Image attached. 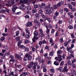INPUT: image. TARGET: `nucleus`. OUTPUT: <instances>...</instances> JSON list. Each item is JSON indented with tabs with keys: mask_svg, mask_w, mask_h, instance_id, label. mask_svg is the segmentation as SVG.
Listing matches in <instances>:
<instances>
[{
	"mask_svg": "<svg viewBox=\"0 0 76 76\" xmlns=\"http://www.w3.org/2000/svg\"><path fill=\"white\" fill-rule=\"evenodd\" d=\"M19 39H20V37H18L16 38V41H19Z\"/></svg>",
	"mask_w": 76,
	"mask_h": 76,
	"instance_id": "33",
	"label": "nucleus"
},
{
	"mask_svg": "<svg viewBox=\"0 0 76 76\" xmlns=\"http://www.w3.org/2000/svg\"><path fill=\"white\" fill-rule=\"evenodd\" d=\"M1 12L2 13H4V12H6V10H2L1 11Z\"/></svg>",
	"mask_w": 76,
	"mask_h": 76,
	"instance_id": "53",
	"label": "nucleus"
},
{
	"mask_svg": "<svg viewBox=\"0 0 76 76\" xmlns=\"http://www.w3.org/2000/svg\"><path fill=\"white\" fill-rule=\"evenodd\" d=\"M34 34L35 36H37L38 35V32L37 31H35L34 33Z\"/></svg>",
	"mask_w": 76,
	"mask_h": 76,
	"instance_id": "14",
	"label": "nucleus"
},
{
	"mask_svg": "<svg viewBox=\"0 0 76 76\" xmlns=\"http://www.w3.org/2000/svg\"><path fill=\"white\" fill-rule=\"evenodd\" d=\"M10 55V52H6L5 53L4 56H9Z\"/></svg>",
	"mask_w": 76,
	"mask_h": 76,
	"instance_id": "23",
	"label": "nucleus"
},
{
	"mask_svg": "<svg viewBox=\"0 0 76 76\" xmlns=\"http://www.w3.org/2000/svg\"><path fill=\"white\" fill-rule=\"evenodd\" d=\"M5 38L4 37H2L0 38V40L1 41H4V40Z\"/></svg>",
	"mask_w": 76,
	"mask_h": 76,
	"instance_id": "42",
	"label": "nucleus"
},
{
	"mask_svg": "<svg viewBox=\"0 0 76 76\" xmlns=\"http://www.w3.org/2000/svg\"><path fill=\"white\" fill-rule=\"evenodd\" d=\"M53 55H54V53L52 52H51L50 53V56H53Z\"/></svg>",
	"mask_w": 76,
	"mask_h": 76,
	"instance_id": "41",
	"label": "nucleus"
},
{
	"mask_svg": "<svg viewBox=\"0 0 76 76\" xmlns=\"http://www.w3.org/2000/svg\"><path fill=\"white\" fill-rule=\"evenodd\" d=\"M50 71L51 73H54V69H50Z\"/></svg>",
	"mask_w": 76,
	"mask_h": 76,
	"instance_id": "47",
	"label": "nucleus"
},
{
	"mask_svg": "<svg viewBox=\"0 0 76 76\" xmlns=\"http://www.w3.org/2000/svg\"><path fill=\"white\" fill-rule=\"evenodd\" d=\"M58 57H56L55 58V59L56 61H58L59 62H60L62 60L61 58V56L60 54H58Z\"/></svg>",
	"mask_w": 76,
	"mask_h": 76,
	"instance_id": "2",
	"label": "nucleus"
},
{
	"mask_svg": "<svg viewBox=\"0 0 76 76\" xmlns=\"http://www.w3.org/2000/svg\"><path fill=\"white\" fill-rule=\"evenodd\" d=\"M15 56L16 57V58H17L19 60H22V58L21 57H20L19 56V55L16 54L15 55Z\"/></svg>",
	"mask_w": 76,
	"mask_h": 76,
	"instance_id": "9",
	"label": "nucleus"
},
{
	"mask_svg": "<svg viewBox=\"0 0 76 76\" xmlns=\"http://www.w3.org/2000/svg\"><path fill=\"white\" fill-rule=\"evenodd\" d=\"M71 4H72L73 6H76V3H75V2H72Z\"/></svg>",
	"mask_w": 76,
	"mask_h": 76,
	"instance_id": "32",
	"label": "nucleus"
},
{
	"mask_svg": "<svg viewBox=\"0 0 76 76\" xmlns=\"http://www.w3.org/2000/svg\"><path fill=\"white\" fill-rule=\"evenodd\" d=\"M34 39H38V37H37L36 36H34Z\"/></svg>",
	"mask_w": 76,
	"mask_h": 76,
	"instance_id": "46",
	"label": "nucleus"
},
{
	"mask_svg": "<svg viewBox=\"0 0 76 76\" xmlns=\"http://www.w3.org/2000/svg\"><path fill=\"white\" fill-rule=\"evenodd\" d=\"M27 43H29V41L26 40L25 42V44H27Z\"/></svg>",
	"mask_w": 76,
	"mask_h": 76,
	"instance_id": "61",
	"label": "nucleus"
},
{
	"mask_svg": "<svg viewBox=\"0 0 76 76\" xmlns=\"http://www.w3.org/2000/svg\"><path fill=\"white\" fill-rule=\"evenodd\" d=\"M34 23H35L38 25V26H40L41 25V23L38 21L36 19H35L34 21Z\"/></svg>",
	"mask_w": 76,
	"mask_h": 76,
	"instance_id": "5",
	"label": "nucleus"
},
{
	"mask_svg": "<svg viewBox=\"0 0 76 76\" xmlns=\"http://www.w3.org/2000/svg\"><path fill=\"white\" fill-rule=\"evenodd\" d=\"M53 8L55 9H57V6L56 5H54L53 6Z\"/></svg>",
	"mask_w": 76,
	"mask_h": 76,
	"instance_id": "30",
	"label": "nucleus"
},
{
	"mask_svg": "<svg viewBox=\"0 0 76 76\" xmlns=\"http://www.w3.org/2000/svg\"><path fill=\"white\" fill-rule=\"evenodd\" d=\"M36 59L37 60H40L41 59V57L39 56L37 57V58H36Z\"/></svg>",
	"mask_w": 76,
	"mask_h": 76,
	"instance_id": "52",
	"label": "nucleus"
},
{
	"mask_svg": "<svg viewBox=\"0 0 76 76\" xmlns=\"http://www.w3.org/2000/svg\"><path fill=\"white\" fill-rule=\"evenodd\" d=\"M15 61V60L14 59V58L13 59H11L9 61V63H10V62H14Z\"/></svg>",
	"mask_w": 76,
	"mask_h": 76,
	"instance_id": "20",
	"label": "nucleus"
},
{
	"mask_svg": "<svg viewBox=\"0 0 76 76\" xmlns=\"http://www.w3.org/2000/svg\"><path fill=\"white\" fill-rule=\"evenodd\" d=\"M59 14V13L58 12H56L55 13V15L56 16H57L58 15V14Z\"/></svg>",
	"mask_w": 76,
	"mask_h": 76,
	"instance_id": "58",
	"label": "nucleus"
},
{
	"mask_svg": "<svg viewBox=\"0 0 76 76\" xmlns=\"http://www.w3.org/2000/svg\"><path fill=\"white\" fill-rule=\"evenodd\" d=\"M64 10L66 12H69V9H67V8H64Z\"/></svg>",
	"mask_w": 76,
	"mask_h": 76,
	"instance_id": "55",
	"label": "nucleus"
},
{
	"mask_svg": "<svg viewBox=\"0 0 76 76\" xmlns=\"http://www.w3.org/2000/svg\"><path fill=\"white\" fill-rule=\"evenodd\" d=\"M45 27L47 28V30L46 31V32L47 34H50V29L48 28L47 25L45 26Z\"/></svg>",
	"mask_w": 76,
	"mask_h": 76,
	"instance_id": "8",
	"label": "nucleus"
},
{
	"mask_svg": "<svg viewBox=\"0 0 76 76\" xmlns=\"http://www.w3.org/2000/svg\"><path fill=\"white\" fill-rule=\"evenodd\" d=\"M23 70V68H22L21 69H20V70H19L18 69H16V70H15V71H18V70L19 72H22V70Z\"/></svg>",
	"mask_w": 76,
	"mask_h": 76,
	"instance_id": "45",
	"label": "nucleus"
},
{
	"mask_svg": "<svg viewBox=\"0 0 76 76\" xmlns=\"http://www.w3.org/2000/svg\"><path fill=\"white\" fill-rule=\"evenodd\" d=\"M32 25V23L31 22H28L26 25V26H27V27H30V26H31Z\"/></svg>",
	"mask_w": 76,
	"mask_h": 76,
	"instance_id": "6",
	"label": "nucleus"
},
{
	"mask_svg": "<svg viewBox=\"0 0 76 76\" xmlns=\"http://www.w3.org/2000/svg\"><path fill=\"white\" fill-rule=\"evenodd\" d=\"M42 44H46V43H47V42H46V41H45V39L43 40L42 41Z\"/></svg>",
	"mask_w": 76,
	"mask_h": 76,
	"instance_id": "57",
	"label": "nucleus"
},
{
	"mask_svg": "<svg viewBox=\"0 0 76 76\" xmlns=\"http://www.w3.org/2000/svg\"><path fill=\"white\" fill-rule=\"evenodd\" d=\"M34 7L35 9H37V8H38V5H34Z\"/></svg>",
	"mask_w": 76,
	"mask_h": 76,
	"instance_id": "64",
	"label": "nucleus"
},
{
	"mask_svg": "<svg viewBox=\"0 0 76 76\" xmlns=\"http://www.w3.org/2000/svg\"><path fill=\"white\" fill-rule=\"evenodd\" d=\"M67 49L68 51V52H69V51H70V50H71V48L69 47V48H68V47H67Z\"/></svg>",
	"mask_w": 76,
	"mask_h": 76,
	"instance_id": "44",
	"label": "nucleus"
},
{
	"mask_svg": "<svg viewBox=\"0 0 76 76\" xmlns=\"http://www.w3.org/2000/svg\"><path fill=\"white\" fill-rule=\"evenodd\" d=\"M39 13H40V14H42V13H43V11H42V10H40L39 11Z\"/></svg>",
	"mask_w": 76,
	"mask_h": 76,
	"instance_id": "29",
	"label": "nucleus"
},
{
	"mask_svg": "<svg viewBox=\"0 0 76 76\" xmlns=\"http://www.w3.org/2000/svg\"><path fill=\"white\" fill-rule=\"evenodd\" d=\"M32 50L33 52H34V51H35V50H36V49L34 48V47H33L32 48Z\"/></svg>",
	"mask_w": 76,
	"mask_h": 76,
	"instance_id": "43",
	"label": "nucleus"
},
{
	"mask_svg": "<svg viewBox=\"0 0 76 76\" xmlns=\"http://www.w3.org/2000/svg\"><path fill=\"white\" fill-rule=\"evenodd\" d=\"M30 65L33 66V69L34 70H35L36 69V66H38V62H31L30 63Z\"/></svg>",
	"mask_w": 76,
	"mask_h": 76,
	"instance_id": "1",
	"label": "nucleus"
},
{
	"mask_svg": "<svg viewBox=\"0 0 76 76\" xmlns=\"http://www.w3.org/2000/svg\"><path fill=\"white\" fill-rule=\"evenodd\" d=\"M43 9H45V11L46 12V10H47V9H48V8H47V6H45L43 8Z\"/></svg>",
	"mask_w": 76,
	"mask_h": 76,
	"instance_id": "24",
	"label": "nucleus"
},
{
	"mask_svg": "<svg viewBox=\"0 0 76 76\" xmlns=\"http://www.w3.org/2000/svg\"><path fill=\"white\" fill-rule=\"evenodd\" d=\"M28 60H29L30 61H31V60H32V56L29 55L28 54Z\"/></svg>",
	"mask_w": 76,
	"mask_h": 76,
	"instance_id": "13",
	"label": "nucleus"
},
{
	"mask_svg": "<svg viewBox=\"0 0 76 76\" xmlns=\"http://www.w3.org/2000/svg\"><path fill=\"white\" fill-rule=\"evenodd\" d=\"M19 48H22V49H25V47L23 45H21L19 47Z\"/></svg>",
	"mask_w": 76,
	"mask_h": 76,
	"instance_id": "26",
	"label": "nucleus"
},
{
	"mask_svg": "<svg viewBox=\"0 0 76 76\" xmlns=\"http://www.w3.org/2000/svg\"><path fill=\"white\" fill-rule=\"evenodd\" d=\"M39 36L40 37H43L44 36V33H40L39 34Z\"/></svg>",
	"mask_w": 76,
	"mask_h": 76,
	"instance_id": "19",
	"label": "nucleus"
},
{
	"mask_svg": "<svg viewBox=\"0 0 76 76\" xmlns=\"http://www.w3.org/2000/svg\"><path fill=\"white\" fill-rule=\"evenodd\" d=\"M65 66L64 67L63 70L62 71L63 73H65V72H68V69H67V64H66L64 65Z\"/></svg>",
	"mask_w": 76,
	"mask_h": 76,
	"instance_id": "3",
	"label": "nucleus"
},
{
	"mask_svg": "<svg viewBox=\"0 0 76 76\" xmlns=\"http://www.w3.org/2000/svg\"><path fill=\"white\" fill-rule=\"evenodd\" d=\"M64 45L65 47H67L68 45V42H65L64 43Z\"/></svg>",
	"mask_w": 76,
	"mask_h": 76,
	"instance_id": "27",
	"label": "nucleus"
},
{
	"mask_svg": "<svg viewBox=\"0 0 76 76\" xmlns=\"http://www.w3.org/2000/svg\"><path fill=\"white\" fill-rule=\"evenodd\" d=\"M68 6H69V9H72V5H71L70 4H68Z\"/></svg>",
	"mask_w": 76,
	"mask_h": 76,
	"instance_id": "40",
	"label": "nucleus"
},
{
	"mask_svg": "<svg viewBox=\"0 0 76 76\" xmlns=\"http://www.w3.org/2000/svg\"><path fill=\"white\" fill-rule=\"evenodd\" d=\"M29 34H26V38H27L28 39V38H30V36H29Z\"/></svg>",
	"mask_w": 76,
	"mask_h": 76,
	"instance_id": "35",
	"label": "nucleus"
},
{
	"mask_svg": "<svg viewBox=\"0 0 76 76\" xmlns=\"http://www.w3.org/2000/svg\"><path fill=\"white\" fill-rule=\"evenodd\" d=\"M9 58H10L11 59L14 58V56L12 55H10L9 57Z\"/></svg>",
	"mask_w": 76,
	"mask_h": 76,
	"instance_id": "54",
	"label": "nucleus"
},
{
	"mask_svg": "<svg viewBox=\"0 0 76 76\" xmlns=\"http://www.w3.org/2000/svg\"><path fill=\"white\" fill-rule=\"evenodd\" d=\"M62 51L61 50H58L57 52V53L58 54H60L61 53Z\"/></svg>",
	"mask_w": 76,
	"mask_h": 76,
	"instance_id": "37",
	"label": "nucleus"
},
{
	"mask_svg": "<svg viewBox=\"0 0 76 76\" xmlns=\"http://www.w3.org/2000/svg\"><path fill=\"white\" fill-rule=\"evenodd\" d=\"M55 31V30L54 29H52L51 31V34H53Z\"/></svg>",
	"mask_w": 76,
	"mask_h": 76,
	"instance_id": "60",
	"label": "nucleus"
},
{
	"mask_svg": "<svg viewBox=\"0 0 76 76\" xmlns=\"http://www.w3.org/2000/svg\"><path fill=\"white\" fill-rule=\"evenodd\" d=\"M58 70H59V71L61 72L63 71V68L62 67H59V68L58 69Z\"/></svg>",
	"mask_w": 76,
	"mask_h": 76,
	"instance_id": "17",
	"label": "nucleus"
},
{
	"mask_svg": "<svg viewBox=\"0 0 76 76\" xmlns=\"http://www.w3.org/2000/svg\"><path fill=\"white\" fill-rule=\"evenodd\" d=\"M72 67L73 68H76V65H75V64H72Z\"/></svg>",
	"mask_w": 76,
	"mask_h": 76,
	"instance_id": "56",
	"label": "nucleus"
},
{
	"mask_svg": "<svg viewBox=\"0 0 76 76\" xmlns=\"http://www.w3.org/2000/svg\"><path fill=\"white\" fill-rule=\"evenodd\" d=\"M52 13L51 10H50V9H48L47 10H46V14H48V15H51V14Z\"/></svg>",
	"mask_w": 76,
	"mask_h": 76,
	"instance_id": "4",
	"label": "nucleus"
},
{
	"mask_svg": "<svg viewBox=\"0 0 76 76\" xmlns=\"http://www.w3.org/2000/svg\"><path fill=\"white\" fill-rule=\"evenodd\" d=\"M36 12H37V10H36V9H33L32 10V12L33 13H36Z\"/></svg>",
	"mask_w": 76,
	"mask_h": 76,
	"instance_id": "25",
	"label": "nucleus"
},
{
	"mask_svg": "<svg viewBox=\"0 0 76 76\" xmlns=\"http://www.w3.org/2000/svg\"><path fill=\"white\" fill-rule=\"evenodd\" d=\"M64 61H61L60 64V65L61 66H63L64 65Z\"/></svg>",
	"mask_w": 76,
	"mask_h": 76,
	"instance_id": "28",
	"label": "nucleus"
},
{
	"mask_svg": "<svg viewBox=\"0 0 76 76\" xmlns=\"http://www.w3.org/2000/svg\"><path fill=\"white\" fill-rule=\"evenodd\" d=\"M23 76H25L28 75V73L26 72H23L22 73Z\"/></svg>",
	"mask_w": 76,
	"mask_h": 76,
	"instance_id": "18",
	"label": "nucleus"
},
{
	"mask_svg": "<svg viewBox=\"0 0 76 76\" xmlns=\"http://www.w3.org/2000/svg\"><path fill=\"white\" fill-rule=\"evenodd\" d=\"M40 63H43L44 62V60L43 59H42L40 61Z\"/></svg>",
	"mask_w": 76,
	"mask_h": 76,
	"instance_id": "59",
	"label": "nucleus"
},
{
	"mask_svg": "<svg viewBox=\"0 0 76 76\" xmlns=\"http://www.w3.org/2000/svg\"><path fill=\"white\" fill-rule=\"evenodd\" d=\"M63 22L62 21V20H59L58 22V23L59 24H61Z\"/></svg>",
	"mask_w": 76,
	"mask_h": 76,
	"instance_id": "51",
	"label": "nucleus"
},
{
	"mask_svg": "<svg viewBox=\"0 0 76 76\" xmlns=\"http://www.w3.org/2000/svg\"><path fill=\"white\" fill-rule=\"evenodd\" d=\"M27 10H31V7L29 6H28L27 7Z\"/></svg>",
	"mask_w": 76,
	"mask_h": 76,
	"instance_id": "48",
	"label": "nucleus"
},
{
	"mask_svg": "<svg viewBox=\"0 0 76 76\" xmlns=\"http://www.w3.org/2000/svg\"><path fill=\"white\" fill-rule=\"evenodd\" d=\"M45 4L44 3H42L41 5H39V8L40 9L43 8V6H45Z\"/></svg>",
	"mask_w": 76,
	"mask_h": 76,
	"instance_id": "10",
	"label": "nucleus"
},
{
	"mask_svg": "<svg viewBox=\"0 0 76 76\" xmlns=\"http://www.w3.org/2000/svg\"><path fill=\"white\" fill-rule=\"evenodd\" d=\"M69 56L71 57H72V58H74L75 56H74V55L73 54H71L69 55Z\"/></svg>",
	"mask_w": 76,
	"mask_h": 76,
	"instance_id": "34",
	"label": "nucleus"
},
{
	"mask_svg": "<svg viewBox=\"0 0 76 76\" xmlns=\"http://www.w3.org/2000/svg\"><path fill=\"white\" fill-rule=\"evenodd\" d=\"M25 17L26 18H27V19H29V16L28 15H26L25 16Z\"/></svg>",
	"mask_w": 76,
	"mask_h": 76,
	"instance_id": "63",
	"label": "nucleus"
},
{
	"mask_svg": "<svg viewBox=\"0 0 76 76\" xmlns=\"http://www.w3.org/2000/svg\"><path fill=\"white\" fill-rule=\"evenodd\" d=\"M11 76H14L15 75H14V72H11L10 74V76H11Z\"/></svg>",
	"mask_w": 76,
	"mask_h": 76,
	"instance_id": "39",
	"label": "nucleus"
},
{
	"mask_svg": "<svg viewBox=\"0 0 76 76\" xmlns=\"http://www.w3.org/2000/svg\"><path fill=\"white\" fill-rule=\"evenodd\" d=\"M19 34V31H16V36H18Z\"/></svg>",
	"mask_w": 76,
	"mask_h": 76,
	"instance_id": "38",
	"label": "nucleus"
},
{
	"mask_svg": "<svg viewBox=\"0 0 76 76\" xmlns=\"http://www.w3.org/2000/svg\"><path fill=\"white\" fill-rule=\"evenodd\" d=\"M48 29H49H49H51L53 28V26H52L50 24L48 26Z\"/></svg>",
	"mask_w": 76,
	"mask_h": 76,
	"instance_id": "21",
	"label": "nucleus"
},
{
	"mask_svg": "<svg viewBox=\"0 0 76 76\" xmlns=\"http://www.w3.org/2000/svg\"><path fill=\"white\" fill-rule=\"evenodd\" d=\"M69 28L70 29H73V26H72L69 25Z\"/></svg>",
	"mask_w": 76,
	"mask_h": 76,
	"instance_id": "50",
	"label": "nucleus"
},
{
	"mask_svg": "<svg viewBox=\"0 0 76 76\" xmlns=\"http://www.w3.org/2000/svg\"><path fill=\"white\" fill-rule=\"evenodd\" d=\"M35 16L36 18H39V14H36L35 15Z\"/></svg>",
	"mask_w": 76,
	"mask_h": 76,
	"instance_id": "49",
	"label": "nucleus"
},
{
	"mask_svg": "<svg viewBox=\"0 0 76 76\" xmlns=\"http://www.w3.org/2000/svg\"><path fill=\"white\" fill-rule=\"evenodd\" d=\"M44 21H45L46 20L48 21L49 23L51 22V19L50 18H48L47 17H46L44 18Z\"/></svg>",
	"mask_w": 76,
	"mask_h": 76,
	"instance_id": "7",
	"label": "nucleus"
},
{
	"mask_svg": "<svg viewBox=\"0 0 76 76\" xmlns=\"http://www.w3.org/2000/svg\"><path fill=\"white\" fill-rule=\"evenodd\" d=\"M26 33H27L28 35H30V32H29V30L28 28H26Z\"/></svg>",
	"mask_w": 76,
	"mask_h": 76,
	"instance_id": "16",
	"label": "nucleus"
},
{
	"mask_svg": "<svg viewBox=\"0 0 76 76\" xmlns=\"http://www.w3.org/2000/svg\"><path fill=\"white\" fill-rule=\"evenodd\" d=\"M54 64L56 65V66H58L59 63L58 61H56L54 62Z\"/></svg>",
	"mask_w": 76,
	"mask_h": 76,
	"instance_id": "15",
	"label": "nucleus"
},
{
	"mask_svg": "<svg viewBox=\"0 0 76 76\" xmlns=\"http://www.w3.org/2000/svg\"><path fill=\"white\" fill-rule=\"evenodd\" d=\"M76 62V59H74L73 60H72V64L74 63H75Z\"/></svg>",
	"mask_w": 76,
	"mask_h": 76,
	"instance_id": "31",
	"label": "nucleus"
},
{
	"mask_svg": "<svg viewBox=\"0 0 76 76\" xmlns=\"http://www.w3.org/2000/svg\"><path fill=\"white\" fill-rule=\"evenodd\" d=\"M28 54L26 53V54L25 57H24V61H26L27 59L28 58Z\"/></svg>",
	"mask_w": 76,
	"mask_h": 76,
	"instance_id": "11",
	"label": "nucleus"
},
{
	"mask_svg": "<svg viewBox=\"0 0 76 76\" xmlns=\"http://www.w3.org/2000/svg\"><path fill=\"white\" fill-rule=\"evenodd\" d=\"M68 64L69 65L72 64V63H71V61H68Z\"/></svg>",
	"mask_w": 76,
	"mask_h": 76,
	"instance_id": "36",
	"label": "nucleus"
},
{
	"mask_svg": "<svg viewBox=\"0 0 76 76\" xmlns=\"http://www.w3.org/2000/svg\"><path fill=\"white\" fill-rule=\"evenodd\" d=\"M64 4V2H62V1H61V2L57 4V5L58 7H60L61 6V5H63Z\"/></svg>",
	"mask_w": 76,
	"mask_h": 76,
	"instance_id": "12",
	"label": "nucleus"
},
{
	"mask_svg": "<svg viewBox=\"0 0 76 76\" xmlns=\"http://www.w3.org/2000/svg\"><path fill=\"white\" fill-rule=\"evenodd\" d=\"M71 37L72 38H75V36H74V34H71Z\"/></svg>",
	"mask_w": 76,
	"mask_h": 76,
	"instance_id": "62",
	"label": "nucleus"
},
{
	"mask_svg": "<svg viewBox=\"0 0 76 76\" xmlns=\"http://www.w3.org/2000/svg\"><path fill=\"white\" fill-rule=\"evenodd\" d=\"M4 76H10V73H7V74H5Z\"/></svg>",
	"mask_w": 76,
	"mask_h": 76,
	"instance_id": "22",
	"label": "nucleus"
}]
</instances>
